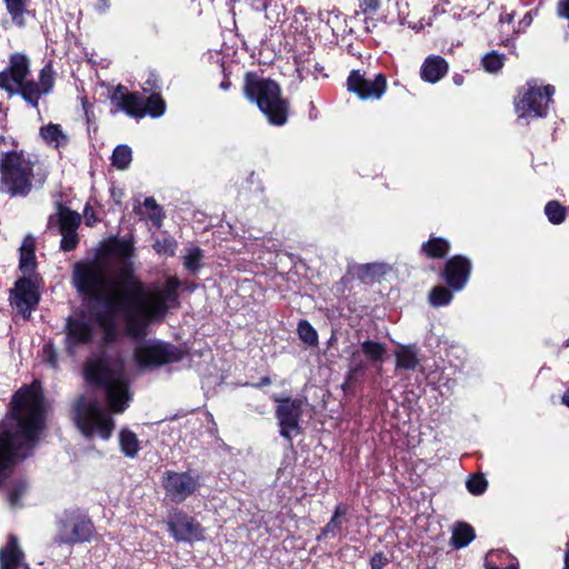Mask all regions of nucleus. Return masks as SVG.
I'll return each mask as SVG.
<instances>
[{
  "label": "nucleus",
  "mask_w": 569,
  "mask_h": 569,
  "mask_svg": "<svg viewBox=\"0 0 569 569\" xmlns=\"http://www.w3.org/2000/svg\"><path fill=\"white\" fill-rule=\"evenodd\" d=\"M26 486L19 485L17 486L9 495V502L11 507H18L19 506V498L24 493Z\"/></svg>",
  "instance_id": "nucleus-44"
},
{
  "label": "nucleus",
  "mask_w": 569,
  "mask_h": 569,
  "mask_svg": "<svg viewBox=\"0 0 569 569\" xmlns=\"http://www.w3.org/2000/svg\"><path fill=\"white\" fill-rule=\"evenodd\" d=\"M298 335L307 345L313 346L318 342V333L307 320H301L298 323Z\"/></svg>",
  "instance_id": "nucleus-37"
},
{
  "label": "nucleus",
  "mask_w": 569,
  "mask_h": 569,
  "mask_svg": "<svg viewBox=\"0 0 569 569\" xmlns=\"http://www.w3.org/2000/svg\"><path fill=\"white\" fill-rule=\"evenodd\" d=\"M30 72L29 58L20 52L10 56L8 68L0 72V88L9 93H21Z\"/></svg>",
  "instance_id": "nucleus-8"
},
{
  "label": "nucleus",
  "mask_w": 569,
  "mask_h": 569,
  "mask_svg": "<svg viewBox=\"0 0 569 569\" xmlns=\"http://www.w3.org/2000/svg\"><path fill=\"white\" fill-rule=\"evenodd\" d=\"M77 289L100 301L108 315L99 318L107 342L117 335L116 318L123 316L128 333L136 338L147 335L149 325L163 318L168 309L176 305L180 284L169 277L166 284L146 291L142 283L111 254H102L92 261L78 262L73 270Z\"/></svg>",
  "instance_id": "nucleus-1"
},
{
  "label": "nucleus",
  "mask_w": 569,
  "mask_h": 569,
  "mask_svg": "<svg viewBox=\"0 0 569 569\" xmlns=\"http://www.w3.org/2000/svg\"><path fill=\"white\" fill-rule=\"evenodd\" d=\"M93 535V523L90 520L79 519L62 523L58 539L63 543L89 541Z\"/></svg>",
  "instance_id": "nucleus-15"
},
{
  "label": "nucleus",
  "mask_w": 569,
  "mask_h": 569,
  "mask_svg": "<svg viewBox=\"0 0 569 569\" xmlns=\"http://www.w3.org/2000/svg\"><path fill=\"white\" fill-rule=\"evenodd\" d=\"M476 538L475 529L467 522H457L450 538V545L455 549L467 547Z\"/></svg>",
  "instance_id": "nucleus-24"
},
{
  "label": "nucleus",
  "mask_w": 569,
  "mask_h": 569,
  "mask_svg": "<svg viewBox=\"0 0 569 569\" xmlns=\"http://www.w3.org/2000/svg\"><path fill=\"white\" fill-rule=\"evenodd\" d=\"M461 80H462V77H461V76H456V77H455V82H456L457 84H460V83H461Z\"/></svg>",
  "instance_id": "nucleus-53"
},
{
  "label": "nucleus",
  "mask_w": 569,
  "mask_h": 569,
  "mask_svg": "<svg viewBox=\"0 0 569 569\" xmlns=\"http://www.w3.org/2000/svg\"><path fill=\"white\" fill-rule=\"evenodd\" d=\"M271 383V380L269 377L261 378L260 382L257 385L258 387L268 386Z\"/></svg>",
  "instance_id": "nucleus-49"
},
{
  "label": "nucleus",
  "mask_w": 569,
  "mask_h": 569,
  "mask_svg": "<svg viewBox=\"0 0 569 569\" xmlns=\"http://www.w3.org/2000/svg\"><path fill=\"white\" fill-rule=\"evenodd\" d=\"M112 102L128 116L134 118L144 117L143 99L138 93L128 92V90L118 86L111 97Z\"/></svg>",
  "instance_id": "nucleus-17"
},
{
  "label": "nucleus",
  "mask_w": 569,
  "mask_h": 569,
  "mask_svg": "<svg viewBox=\"0 0 569 569\" xmlns=\"http://www.w3.org/2000/svg\"><path fill=\"white\" fill-rule=\"evenodd\" d=\"M363 12H376L380 7V0H359Z\"/></svg>",
  "instance_id": "nucleus-45"
},
{
  "label": "nucleus",
  "mask_w": 569,
  "mask_h": 569,
  "mask_svg": "<svg viewBox=\"0 0 569 569\" xmlns=\"http://www.w3.org/2000/svg\"><path fill=\"white\" fill-rule=\"evenodd\" d=\"M221 88H222V89H224V90H227V89L229 88V82L223 81V82L221 83Z\"/></svg>",
  "instance_id": "nucleus-54"
},
{
  "label": "nucleus",
  "mask_w": 569,
  "mask_h": 569,
  "mask_svg": "<svg viewBox=\"0 0 569 569\" xmlns=\"http://www.w3.org/2000/svg\"><path fill=\"white\" fill-rule=\"evenodd\" d=\"M73 421L87 438L107 440L114 429V421L108 411L93 398L81 396L73 405Z\"/></svg>",
  "instance_id": "nucleus-5"
},
{
  "label": "nucleus",
  "mask_w": 569,
  "mask_h": 569,
  "mask_svg": "<svg viewBox=\"0 0 569 569\" xmlns=\"http://www.w3.org/2000/svg\"><path fill=\"white\" fill-rule=\"evenodd\" d=\"M80 222L81 217L79 213L59 206L58 223L60 231H77Z\"/></svg>",
  "instance_id": "nucleus-29"
},
{
  "label": "nucleus",
  "mask_w": 569,
  "mask_h": 569,
  "mask_svg": "<svg viewBox=\"0 0 569 569\" xmlns=\"http://www.w3.org/2000/svg\"><path fill=\"white\" fill-rule=\"evenodd\" d=\"M40 136L43 141L51 147L61 148L68 144L69 137L63 132L60 124L49 123L41 127Z\"/></svg>",
  "instance_id": "nucleus-23"
},
{
  "label": "nucleus",
  "mask_w": 569,
  "mask_h": 569,
  "mask_svg": "<svg viewBox=\"0 0 569 569\" xmlns=\"http://www.w3.org/2000/svg\"><path fill=\"white\" fill-rule=\"evenodd\" d=\"M419 365L417 348L415 346H401L396 351V366L399 369L415 370Z\"/></svg>",
  "instance_id": "nucleus-26"
},
{
  "label": "nucleus",
  "mask_w": 569,
  "mask_h": 569,
  "mask_svg": "<svg viewBox=\"0 0 569 569\" xmlns=\"http://www.w3.org/2000/svg\"><path fill=\"white\" fill-rule=\"evenodd\" d=\"M448 62L441 56L428 57L420 69L422 80L436 83L442 79L448 72Z\"/></svg>",
  "instance_id": "nucleus-20"
},
{
  "label": "nucleus",
  "mask_w": 569,
  "mask_h": 569,
  "mask_svg": "<svg viewBox=\"0 0 569 569\" xmlns=\"http://www.w3.org/2000/svg\"><path fill=\"white\" fill-rule=\"evenodd\" d=\"M86 378L89 382L104 388L109 409L121 413L128 407L131 396L121 366L111 368L103 359H92L87 363Z\"/></svg>",
  "instance_id": "nucleus-2"
},
{
  "label": "nucleus",
  "mask_w": 569,
  "mask_h": 569,
  "mask_svg": "<svg viewBox=\"0 0 569 569\" xmlns=\"http://www.w3.org/2000/svg\"><path fill=\"white\" fill-rule=\"evenodd\" d=\"M169 531L176 540H199L202 537V528L193 518L184 512L177 511L168 520Z\"/></svg>",
  "instance_id": "nucleus-13"
},
{
  "label": "nucleus",
  "mask_w": 569,
  "mask_h": 569,
  "mask_svg": "<svg viewBox=\"0 0 569 569\" xmlns=\"http://www.w3.org/2000/svg\"><path fill=\"white\" fill-rule=\"evenodd\" d=\"M503 569H519L518 562H512L506 566Z\"/></svg>",
  "instance_id": "nucleus-52"
},
{
  "label": "nucleus",
  "mask_w": 569,
  "mask_h": 569,
  "mask_svg": "<svg viewBox=\"0 0 569 569\" xmlns=\"http://www.w3.org/2000/svg\"><path fill=\"white\" fill-rule=\"evenodd\" d=\"M54 83V73L51 66H46L40 72L39 83L33 81L27 82L23 87L22 97L26 101L33 107L38 106L39 99L42 94L51 91Z\"/></svg>",
  "instance_id": "nucleus-16"
},
{
  "label": "nucleus",
  "mask_w": 569,
  "mask_h": 569,
  "mask_svg": "<svg viewBox=\"0 0 569 569\" xmlns=\"http://www.w3.org/2000/svg\"><path fill=\"white\" fill-rule=\"evenodd\" d=\"M153 248L159 254L172 256L176 250V241L172 238L158 239Z\"/></svg>",
  "instance_id": "nucleus-39"
},
{
  "label": "nucleus",
  "mask_w": 569,
  "mask_h": 569,
  "mask_svg": "<svg viewBox=\"0 0 569 569\" xmlns=\"http://www.w3.org/2000/svg\"><path fill=\"white\" fill-rule=\"evenodd\" d=\"M279 402L276 417L280 427V435L286 439H292V437L300 433L299 420L302 415L303 401L300 399H282L276 398Z\"/></svg>",
  "instance_id": "nucleus-10"
},
{
  "label": "nucleus",
  "mask_w": 569,
  "mask_h": 569,
  "mask_svg": "<svg viewBox=\"0 0 569 569\" xmlns=\"http://www.w3.org/2000/svg\"><path fill=\"white\" fill-rule=\"evenodd\" d=\"M4 141L3 137L0 136V144Z\"/></svg>",
  "instance_id": "nucleus-56"
},
{
  "label": "nucleus",
  "mask_w": 569,
  "mask_h": 569,
  "mask_svg": "<svg viewBox=\"0 0 569 569\" xmlns=\"http://www.w3.org/2000/svg\"><path fill=\"white\" fill-rule=\"evenodd\" d=\"M178 348L158 340L140 342L133 353L136 363L140 368L152 369L181 359Z\"/></svg>",
  "instance_id": "nucleus-7"
},
{
  "label": "nucleus",
  "mask_w": 569,
  "mask_h": 569,
  "mask_svg": "<svg viewBox=\"0 0 569 569\" xmlns=\"http://www.w3.org/2000/svg\"><path fill=\"white\" fill-rule=\"evenodd\" d=\"M453 291L448 286H435L428 295L429 303L436 308L448 306L453 299Z\"/></svg>",
  "instance_id": "nucleus-28"
},
{
  "label": "nucleus",
  "mask_w": 569,
  "mask_h": 569,
  "mask_svg": "<svg viewBox=\"0 0 569 569\" xmlns=\"http://www.w3.org/2000/svg\"><path fill=\"white\" fill-rule=\"evenodd\" d=\"M555 92L556 89L551 84L537 86L535 81H528L518 90L513 101L518 117L525 119L547 117Z\"/></svg>",
  "instance_id": "nucleus-6"
},
{
  "label": "nucleus",
  "mask_w": 569,
  "mask_h": 569,
  "mask_svg": "<svg viewBox=\"0 0 569 569\" xmlns=\"http://www.w3.org/2000/svg\"><path fill=\"white\" fill-rule=\"evenodd\" d=\"M388 264L381 262L358 266V279L362 282L373 283L380 281L388 272Z\"/></svg>",
  "instance_id": "nucleus-25"
},
{
  "label": "nucleus",
  "mask_w": 569,
  "mask_h": 569,
  "mask_svg": "<svg viewBox=\"0 0 569 569\" xmlns=\"http://www.w3.org/2000/svg\"><path fill=\"white\" fill-rule=\"evenodd\" d=\"M61 239V249L64 251L73 250L78 244V234L77 231H60Z\"/></svg>",
  "instance_id": "nucleus-41"
},
{
  "label": "nucleus",
  "mask_w": 569,
  "mask_h": 569,
  "mask_svg": "<svg viewBox=\"0 0 569 569\" xmlns=\"http://www.w3.org/2000/svg\"><path fill=\"white\" fill-rule=\"evenodd\" d=\"M561 403L569 408V387L565 390L561 396Z\"/></svg>",
  "instance_id": "nucleus-48"
},
{
  "label": "nucleus",
  "mask_w": 569,
  "mask_h": 569,
  "mask_svg": "<svg viewBox=\"0 0 569 569\" xmlns=\"http://www.w3.org/2000/svg\"><path fill=\"white\" fill-rule=\"evenodd\" d=\"M244 94L258 104L270 123L281 126L287 121L288 104L281 98V90L277 82L247 74Z\"/></svg>",
  "instance_id": "nucleus-3"
},
{
  "label": "nucleus",
  "mask_w": 569,
  "mask_h": 569,
  "mask_svg": "<svg viewBox=\"0 0 569 569\" xmlns=\"http://www.w3.org/2000/svg\"><path fill=\"white\" fill-rule=\"evenodd\" d=\"M23 552L16 536H10L4 547L0 549V569H24Z\"/></svg>",
  "instance_id": "nucleus-19"
},
{
  "label": "nucleus",
  "mask_w": 569,
  "mask_h": 569,
  "mask_svg": "<svg viewBox=\"0 0 569 569\" xmlns=\"http://www.w3.org/2000/svg\"><path fill=\"white\" fill-rule=\"evenodd\" d=\"M202 250L199 248H192L184 257V267L191 271H196L200 268V260L202 259Z\"/></svg>",
  "instance_id": "nucleus-40"
},
{
  "label": "nucleus",
  "mask_w": 569,
  "mask_h": 569,
  "mask_svg": "<svg viewBox=\"0 0 569 569\" xmlns=\"http://www.w3.org/2000/svg\"><path fill=\"white\" fill-rule=\"evenodd\" d=\"M6 9L14 24L23 27L29 14V0H3Z\"/></svg>",
  "instance_id": "nucleus-27"
},
{
  "label": "nucleus",
  "mask_w": 569,
  "mask_h": 569,
  "mask_svg": "<svg viewBox=\"0 0 569 569\" xmlns=\"http://www.w3.org/2000/svg\"><path fill=\"white\" fill-rule=\"evenodd\" d=\"M565 569H569V548L565 552Z\"/></svg>",
  "instance_id": "nucleus-51"
},
{
  "label": "nucleus",
  "mask_w": 569,
  "mask_h": 569,
  "mask_svg": "<svg viewBox=\"0 0 569 569\" xmlns=\"http://www.w3.org/2000/svg\"><path fill=\"white\" fill-rule=\"evenodd\" d=\"M162 486L171 501L180 503L197 490L199 479L189 472L167 471L163 475Z\"/></svg>",
  "instance_id": "nucleus-11"
},
{
  "label": "nucleus",
  "mask_w": 569,
  "mask_h": 569,
  "mask_svg": "<svg viewBox=\"0 0 569 569\" xmlns=\"http://www.w3.org/2000/svg\"><path fill=\"white\" fill-rule=\"evenodd\" d=\"M513 20V13H501L499 17V22L501 24L503 23H511Z\"/></svg>",
  "instance_id": "nucleus-47"
},
{
  "label": "nucleus",
  "mask_w": 569,
  "mask_h": 569,
  "mask_svg": "<svg viewBox=\"0 0 569 569\" xmlns=\"http://www.w3.org/2000/svg\"><path fill=\"white\" fill-rule=\"evenodd\" d=\"M388 562L389 560L383 552H376L370 558L371 569H382L385 566H387Z\"/></svg>",
  "instance_id": "nucleus-42"
},
{
  "label": "nucleus",
  "mask_w": 569,
  "mask_h": 569,
  "mask_svg": "<svg viewBox=\"0 0 569 569\" xmlns=\"http://www.w3.org/2000/svg\"><path fill=\"white\" fill-rule=\"evenodd\" d=\"M348 90L356 92V70H351L347 81Z\"/></svg>",
  "instance_id": "nucleus-46"
},
{
  "label": "nucleus",
  "mask_w": 569,
  "mask_h": 569,
  "mask_svg": "<svg viewBox=\"0 0 569 569\" xmlns=\"http://www.w3.org/2000/svg\"><path fill=\"white\" fill-rule=\"evenodd\" d=\"M33 166L23 152H6L0 159V189L12 197L27 196L32 188Z\"/></svg>",
  "instance_id": "nucleus-4"
},
{
  "label": "nucleus",
  "mask_w": 569,
  "mask_h": 569,
  "mask_svg": "<svg viewBox=\"0 0 569 569\" xmlns=\"http://www.w3.org/2000/svg\"><path fill=\"white\" fill-rule=\"evenodd\" d=\"M43 356L46 358V361L52 367V368H57L58 366V359H57V353L56 351L53 350V347L51 345H46L43 347Z\"/></svg>",
  "instance_id": "nucleus-43"
},
{
  "label": "nucleus",
  "mask_w": 569,
  "mask_h": 569,
  "mask_svg": "<svg viewBox=\"0 0 569 569\" xmlns=\"http://www.w3.org/2000/svg\"><path fill=\"white\" fill-rule=\"evenodd\" d=\"M144 116L160 117L166 111V103L159 94H152L147 100L143 99Z\"/></svg>",
  "instance_id": "nucleus-35"
},
{
  "label": "nucleus",
  "mask_w": 569,
  "mask_h": 569,
  "mask_svg": "<svg viewBox=\"0 0 569 569\" xmlns=\"http://www.w3.org/2000/svg\"><path fill=\"white\" fill-rule=\"evenodd\" d=\"M450 249L451 244L449 240L431 234L429 239L420 246V253L427 259L441 260L447 258Z\"/></svg>",
  "instance_id": "nucleus-21"
},
{
  "label": "nucleus",
  "mask_w": 569,
  "mask_h": 569,
  "mask_svg": "<svg viewBox=\"0 0 569 569\" xmlns=\"http://www.w3.org/2000/svg\"><path fill=\"white\" fill-rule=\"evenodd\" d=\"M66 349L69 355H74L77 349L89 343L92 339V325L83 317H69L66 325Z\"/></svg>",
  "instance_id": "nucleus-12"
},
{
  "label": "nucleus",
  "mask_w": 569,
  "mask_h": 569,
  "mask_svg": "<svg viewBox=\"0 0 569 569\" xmlns=\"http://www.w3.org/2000/svg\"><path fill=\"white\" fill-rule=\"evenodd\" d=\"M471 272V260L463 254H455L446 260L440 278L451 290L461 291L468 283Z\"/></svg>",
  "instance_id": "nucleus-9"
},
{
  "label": "nucleus",
  "mask_w": 569,
  "mask_h": 569,
  "mask_svg": "<svg viewBox=\"0 0 569 569\" xmlns=\"http://www.w3.org/2000/svg\"><path fill=\"white\" fill-rule=\"evenodd\" d=\"M143 207L148 211L149 219L159 228L162 224L163 214L156 200L153 198H147L143 202Z\"/></svg>",
  "instance_id": "nucleus-38"
},
{
  "label": "nucleus",
  "mask_w": 569,
  "mask_h": 569,
  "mask_svg": "<svg viewBox=\"0 0 569 569\" xmlns=\"http://www.w3.org/2000/svg\"><path fill=\"white\" fill-rule=\"evenodd\" d=\"M505 60V54L498 53L497 51L492 50L483 56L481 63L487 72L496 73L502 69Z\"/></svg>",
  "instance_id": "nucleus-34"
},
{
  "label": "nucleus",
  "mask_w": 569,
  "mask_h": 569,
  "mask_svg": "<svg viewBox=\"0 0 569 569\" xmlns=\"http://www.w3.org/2000/svg\"><path fill=\"white\" fill-rule=\"evenodd\" d=\"M361 351L363 356L371 362H382L387 352L386 345L373 340H365L361 342Z\"/></svg>",
  "instance_id": "nucleus-30"
},
{
  "label": "nucleus",
  "mask_w": 569,
  "mask_h": 569,
  "mask_svg": "<svg viewBox=\"0 0 569 569\" xmlns=\"http://www.w3.org/2000/svg\"><path fill=\"white\" fill-rule=\"evenodd\" d=\"M467 490L473 496H480L486 492L488 481L482 473H472L466 481Z\"/></svg>",
  "instance_id": "nucleus-36"
},
{
  "label": "nucleus",
  "mask_w": 569,
  "mask_h": 569,
  "mask_svg": "<svg viewBox=\"0 0 569 569\" xmlns=\"http://www.w3.org/2000/svg\"><path fill=\"white\" fill-rule=\"evenodd\" d=\"M386 90L387 78L383 73H378L373 80H370L358 72V99L379 100Z\"/></svg>",
  "instance_id": "nucleus-18"
},
{
  "label": "nucleus",
  "mask_w": 569,
  "mask_h": 569,
  "mask_svg": "<svg viewBox=\"0 0 569 569\" xmlns=\"http://www.w3.org/2000/svg\"><path fill=\"white\" fill-rule=\"evenodd\" d=\"M336 526V521L335 519L331 520V522L323 529V535H327L329 531H331L333 529V527Z\"/></svg>",
  "instance_id": "nucleus-50"
},
{
  "label": "nucleus",
  "mask_w": 569,
  "mask_h": 569,
  "mask_svg": "<svg viewBox=\"0 0 569 569\" xmlns=\"http://www.w3.org/2000/svg\"><path fill=\"white\" fill-rule=\"evenodd\" d=\"M39 295L34 282L24 277L17 281L14 290L11 296L12 305L21 313H27L30 309L38 303Z\"/></svg>",
  "instance_id": "nucleus-14"
},
{
  "label": "nucleus",
  "mask_w": 569,
  "mask_h": 569,
  "mask_svg": "<svg viewBox=\"0 0 569 569\" xmlns=\"http://www.w3.org/2000/svg\"><path fill=\"white\" fill-rule=\"evenodd\" d=\"M131 160H132V151L126 144L118 146L112 152V157H111L112 166H114L119 170L127 169L129 167Z\"/></svg>",
  "instance_id": "nucleus-33"
},
{
  "label": "nucleus",
  "mask_w": 569,
  "mask_h": 569,
  "mask_svg": "<svg viewBox=\"0 0 569 569\" xmlns=\"http://www.w3.org/2000/svg\"><path fill=\"white\" fill-rule=\"evenodd\" d=\"M545 214L552 224H560L567 218V208L558 200H550L545 206Z\"/></svg>",
  "instance_id": "nucleus-31"
},
{
  "label": "nucleus",
  "mask_w": 569,
  "mask_h": 569,
  "mask_svg": "<svg viewBox=\"0 0 569 569\" xmlns=\"http://www.w3.org/2000/svg\"><path fill=\"white\" fill-rule=\"evenodd\" d=\"M36 240L33 237L28 236L23 239L20 247V270L26 276L32 274L36 269Z\"/></svg>",
  "instance_id": "nucleus-22"
},
{
  "label": "nucleus",
  "mask_w": 569,
  "mask_h": 569,
  "mask_svg": "<svg viewBox=\"0 0 569 569\" xmlns=\"http://www.w3.org/2000/svg\"><path fill=\"white\" fill-rule=\"evenodd\" d=\"M120 447L122 452L128 457H134L139 451V440L130 430L123 429L120 432Z\"/></svg>",
  "instance_id": "nucleus-32"
},
{
  "label": "nucleus",
  "mask_w": 569,
  "mask_h": 569,
  "mask_svg": "<svg viewBox=\"0 0 569 569\" xmlns=\"http://www.w3.org/2000/svg\"><path fill=\"white\" fill-rule=\"evenodd\" d=\"M357 370H358V373L362 372L365 370V367L361 363H358Z\"/></svg>",
  "instance_id": "nucleus-55"
}]
</instances>
